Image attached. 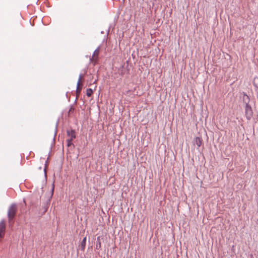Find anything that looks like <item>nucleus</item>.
Wrapping results in <instances>:
<instances>
[{
	"mask_svg": "<svg viewBox=\"0 0 258 258\" xmlns=\"http://www.w3.org/2000/svg\"><path fill=\"white\" fill-rule=\"evenodd\" d=\"M243 101L245 103V115L247 120H250L253 116V111L251 107L249 104V98L246 94L244 95Z\"/></svg>",
	"mask_w": 258,
	"mask_h": 258,
	"instance_id": "obj_1",
	"label": "nucleus"
},
{
	"mask_svg": "<svg viewBox=\"0 0 258 258\" xmlns=\"http://www.w3.org/2000/svg\"><path fill=\"white\" fill-rule=\"evenodd\" d=\"M17 209V206L15 204H12L9 207L8 212V217L10 226H12L13 224V220L16 215Z\"/></svg>",
	"mask_w": 258,
	"mask_h": 258,
	"instance_id": "obj_2",
	"label": "nucleus"
},
{
	"mask_svg": "<svg viewBox=\"0 0 258 258\" xmlns=\"http://www.w3.org/2000/svg\"><path fill=\"white\" fill-rule=\"evenodd\" d=\"M100 52V47H98L94 51V53L92 56V58L90 59L91 60H94L96 61L98 58V56L99 55Z\"/></svg>",
	"mask_w": 258,
	"mask_h": 258,
	"instance_id": "obj_3",
	"label": "nucleus"
},
{
	"mask_svg": "<svg viewBox=\"0 0 258 258\" xmlns=\"http://www.w3.org/2000/svg\"><path fill=\"white\" fill-rule=\"evenodd\" d=\"M82 77L83 76L81 74H80L79 75V79H78V81L77 82V89H76V93L77 94H79L81 91V88L80 87V82L82 78Z\"/></svg>",
	"mask_w": 258,
	"mask_h": 258,
	"instance_id": "obj_4",
	"label": "nucleus"
},
{
	"mask_svg": "<svg viewBox=\"0 0 258 258\" xmlns=\"http://www.w3.org/2000/svg\"><path fill=\"white\" fill-rule=\"evenodd\" d=\"M67 135L68 136L70 137V141H69L71 142V141H72V140L75 138V133L74 130H71V131H67Z\"/></svg>",
	"mask_w": 258,
	"mask_h": 258,
	"instance_id": "obj_5",
	"label": "nucleus"
},
{
	"mask_svg": "<svg viewBox=\"0 0 258 258\" xmlns=\"http://www.w3.org/2000/svg\"><path fill=\"white\" fill-rule=\"evenodd\" d=\"M202 143V139L199 137H196L195 139V145H196L198 148H199Z\"/></svg>",
	"mask_w": 258,
	"mask_h": 258,
	"instance_id": "obj_6",
	"label": "nucleus"
},
{
	"mask_svg": "<svg viewBox=\"0 0 258 258\" xmlns=\"http://www.w3.org/2000/svg\"><path fill=\"white\" fill-rule=\"evenodd\" d=\"M86 237H85L82 241H81V249L82 251H84L85 250V246H86Z\"/></svg>",
	"mask_w": 258,
	"mask_h": 258,
	"instance_id": "obj_7",
	"label": "nucleus"
},
{
	"mask_svg": "<svg viewBox=\"0 0 258 258\" xmlns=\"http://www.w3.org/2000/svg\"><path fill=\"white\" fill-rule=\"evenodd\" d=\"M101 247V241H100V237L99 236L96 239V248L97 249H99Z\"/></svg>",
	"mask_w": 258,
	"mask_h": 258,
	"instance_id": "obj_8",
	"label": "nucleus"
},
{
	"mask_svg": "<svg viewBox=\"0 0 258 258\" xmlns=\"http://www.w3.org/2000/svg\"><path fill=\"white\" fill-rule=\"evenodd\" d=\"M92 93H93V90L91 89H90V88L87 89V90L86 91V95L88 97L91 96Z\"/></svg>",
	"mask_w": 258,
	"mask_h": 258,
	"instance_id": "obj_9",
	"label": "nucleus"
},
{
	"mask_svg": "<svg viewBox=\"0 0 258 258\" xmlns=\"http://www.w3.org/2000/svg\"><path fill=\"white\" fill-rule=\"evenodd\" d=\"M70 141V139H68L67 140V142H68V146H70L72 144V141H71V142H70L69 141Z\"/></svg>",
	"mask_w": 258,
	"mask_h": 258,
	"instance_id": "obj_10",
	"label": "nucleus"
},
{
	"mask_svg": "<svg viewBox=\"0 0 258 258\" xmlns=\"http://www.w3.org/2000/svg\"><path fill=\"white\" fill-rule=\"evenodd\" d=\"M53 195H49V196L47 198L48 199V202L50 201V199H51L52 198V196Z\"/></svg>",
	"mask_w": 258,
	"mask_h": 258,
	"instance_id": "obj_11",
	"label": "nucleus"
},
{
	"mask_svg": "<svg viewBox=\"0 0 258 258\" xmlns=\"http://www.w3.org/2000/svg\"><path fill=\"white\" fill-rule=\"evenodd\" d=\"M53 191H54V186L53 185L52 186V188H51V192L52 194L53 193Z\"/></svg>",
	"mask_w": 258,
	"mask_h": 258,
	"instance_id": "obj_12",
	"label": "nucleus"
},
{
	"mask_svg": "<svg viewBox=\"0 0 258 258\" xmlns=\"http://www.w3.org/2000/svg\"><path fill=\"white\" fill-rule=\"evenodd\" d=\"M45 174H46V168H44Z\"/></svg>",
	"mask_w": 258,
	"mask_h": 258,
	"instance_id": "obj_13",
	"label": "nucleus"
},
{
	"mask_svg": "<svg viewBox=\"0 0 258 258\" xmlns=\"http://www.w3.org/2000/svg\"><path fill=\"white\" fill-rule=\"evenodd\" d=\"M47 209H45L44 212H46Z\"/></svg>",
	"mask_w": 258,
	"mask_h": 258,
	"instance_id": "obj_14",
	"label": "nucleus"
},
{
	"mask_svg": "<svg viewBox=\"0 0 258 258\" xmlns=\"http://www.w3.org/2000/svg\"><path fill=\"white\" fill-rule=\"evenodd\" d=\"M155 1H156V0H154Z\"/></svg>",
	"mask_w": 258,
	"mask_h": 258,
	"instance_id": "obj_15",
	"label": "nucleus"
}]
</instances>
